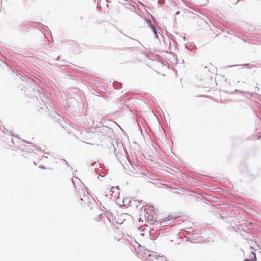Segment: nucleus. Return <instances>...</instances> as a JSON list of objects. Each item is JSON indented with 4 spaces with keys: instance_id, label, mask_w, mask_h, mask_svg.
Returning a JSON list of instances; mask_svg holds the SVG:
<instances>
[{
    "instance_id": "3",
    "label": "nucleus",
    "mask_w": 261,
    "mask_h": 261,
    "mask_svg": "<svg viewBox=\"0 0 261 261\" xmlns=\"http://www.w3.org/2000/svg\"><path fill=\"white\" fill-rule=\"evenodd\" d=\"M147 261H161L162 259L154 254H149L146 258Z\"/></svg>"
},
{
    "instance_id": "1",
    "label": "nucleus",
    "mask_w": 261,
    "mask_h": 261,
    "mask_svg": "<svg viewBox=\"0 0 261 261\" xmlns=\"http://www.w3.org/2000/svg\"><path fill=\"white\" fill-rule=\"evenodd\" d=\"M144 217L145 220L152 224L156 221L157 215L153 210L147 209L145 211Z\"/></svg>"
},
{
    "instance_id": "5",
    "label": "nucleus",
    "mask_w": 261,
    "mask_h": 261,
    "mask_svg": "<svg viewBox=\"0 0 261 261\" xmlns=\"http://www.w3.org/2000/svg\"><path fill=\"white\" fill-rule=\"evenodd\" d=\"M244 261H256V257L255 253L254 251H251L249 259H245Z\"/></svg>"
},
{
    "instance_id": "6",
    "label": "nucleus",
    "mask_w": 261,
    "mask_h": 261,
    "mask_svg": "<svg viewBox=\"0 0 261 261\" xmlns=\"http://www.w3.org/2000/svg\"><path fill=\"white\" fill-rule=\"evenodd\" d=\"M102 219L101 215H97L94 217L93 220L95 222H98L101 221Z\"/></svg>"
},
{
    "instance_id": "2",
    "label": "nucleus",
    "mask_w": 261,
    "mask_h": 261,
    "mask_svg": "<svg viewBox=\"0 0 261 261\" xmlns=\"http://www.w3.org/2000/svg\"><path fill=\"white\" fill-rule=\"evenodd\" d=\"M0 141L11 145V143L13 142L12 136L9 133L6 134L3 132H0Z\"/></svg>"
},
{
    "instance_id": "4",
    "label": "nucleus",
    "mask_w": 261,
    "mask_h": 261,
    "mask_svg": "<svg viewBox=\"0 0 261 261\" xmlns=\"http://www.w3.org/2000/svg\"><path fill=\"white\" fill-rule=\"evenodd\" d=\"M119 190V188L118 187H113L111 188V190L109 191L110 192H112L111 193V195L112 196L116 197V195L117 193H118V191Z\"/></svg>"
}]
</instances>
